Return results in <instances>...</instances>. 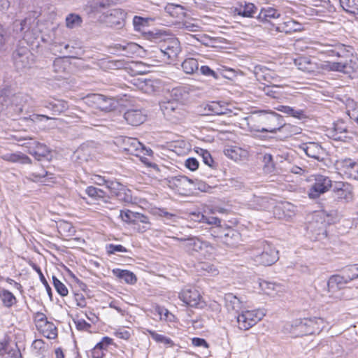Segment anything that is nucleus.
I'll return each mask as SVG.
<instances>
[{
    "label": "nucleus",
    "instance_id": "obj_58",
    "mask_svg": "<svg viewBox=\"0 0 358 358\" xmlns=\"http://www.w3.org/2000/svg\"><path fill=\"white\" fill-rule=\"evenodd\" d=\"M106 250L108 254L116 252H127V249L122 245L108 244L106 245Z\"/></svg>",
    "mask_w": 358,
    "mask_h": 358
},
{
    "label": "nucleus",
    "instance_id": "obj_23",
    "mask_svg": "<svg viewBox=\"0 0 358 358\" xmlns=\"http://www.w3.org/2000/svg\"><path fill=\"white\" fill-rule=\"evenodd\" d=\"M348 133L346 125L342 121L334 123L333 128L329 131V135L336 141H345Z\"/></svg>",
    "mask_w": 358,
    "mask_h": 358
},
{
    "label": "nucleus",
    "instance_id": "obj_46",
    "mask_svg": "<svg viewBox=\"0 0 358 358\" xmlns=\"http://www.w3.org/2000/svg\"><path fill=\"white\" fill-rule=\"evenodd\" d=\"M32 347L36 350L38 355L45 356L48 349V344L45 343L42 339H36L32 343Z\"/></svg>",
    "mask_w": 358,
    "mask_h": 358
},
{
    "label": "nucleus",
    "instance_id": "obj_62",
    "mask_svg": "<svg viewBox=\"0 0 358 358\" xmlns=\"http://www.w3.org/2000/svg\"><path fill=\"white\" fill-rule=\"evenodd\" d=\"M203 222L207 223L210 225H215L216 227L218 228L219 230H220V228H222L220 226L221 220L216 217H206L205 215V220Z\"/></svg>",
    "mask_w": 358,
    "mask_h": 358
},
{
    "label": "nucleus",
    "instance_id": "obj_35",
    "mask_svg": "<svg viewBox=\"0 0 358 358\" xmlns=\"http://www.w3.org/2000/svg\"><path fill=\"white\" fill-rule=\"evenodd\" d=\"M152 338L158 343H163L167 348H172L175 346L174 342L169 337L164 335L157 334L155 331L146 329Z\"/></svg>",
    "mask_w": 358,
    "mask_h": 358
},
{
    "label": "nucleus",
    "instance_id": "obj_50",
    "mask_svg": "<svg viewBox=\"0 0 358 358\" xmlns=\"http://www.w3.org/2000/svg\"><path fill=\"white\" fill-rule=\"evenodd\" d=\"M31 20V18H25L20 21L16 20L14 23V26L17 31L27 32L30 28Z\"/></svg>",
    "mask_w": 358,
    "mask_h": 358
},
{
    "label": "nucleus",
    "instance_id": "obj_42",
    "mask_svg": "<svg viewBox=\"0 0 358 358\" xmlns=\"http://www.w3.org/2000/svg\"><path fill=\"white\" fill-rule=\"evenodd\" d=\"M81 23L82 18L77 14L71 13L66 17V26L69 29L80 27Z\"/></svg>",
    "mask_w": 358,
    "mask_h": 358
},
{
    "label": "nucleus",
    "instance_id": "obj_44",
    "mask_svg": "<svg viewBox=\"0 0 358 358\" xmlns=\"http://www.w3.org/2000/svg\"><path fill=\"white\" fill-rule=\"evenodd\" d=\"M1 358H21V353L17 348L6 345L1 352Z\"/></svg>",
    "mask_w": 358,
    "mask_h": 358
},
{
    "label": "nucleus",
    "instance_id": "obj_57",
    "mask_svg": "<svg viewBox=\"0 0 358 358\" xmlns=\"http://www.w3.org/2000/svg\"><path fill=\"white\" fill-rule=\"evenodd\" d=\"M197 152L202 157L203 162L205 164L210 167H213L214 161L208 151L200 149V151Z\"/></svg>",
    "mask_w": 358,
    "mask_h": 358
},
{
    "label": "nucleus",
    "instance_id": "obj_39",
    "mask_svg": "<svg viewBox=\"0 0 358 358\" xmlns=\"http://www.w3.org/2000/svg\"><path fill=\"white\" fill-rule=\"evenodd\" d=\"M289 207H291L289 203H280L275 206L273 209L274 217L280 220L285 218L287 216L289 217L290 215H287L285 212V209L289 210Z\"/></svg>",
    "mask_w": 358,
    "mask_h": 358
},
{
    "label": "nucleus",
    "instance_id": "obj_61",
    "mask_svg": "<svg viewBox=\"0 0 358 358\" xmlns=\"http://www.w3.org/2000/svg\"><path fill=\"white\" fill-rule=\"evenodd\" d=\"M139 223H142L143 224H150L149 218L146 215L139 213H136L135 222H134V224H138Z\"/></svg>",
    "mask_w": 358,
    "mask_h": 358
},
{
    "label": "nucleus",
    "instance_id": "obj_9",
    "mask_svg": "<svg viewBox=\"0 0 358 358\" xmlns=\"http://www.w3.org/2000/svg\"><path fill=\"white\" fill-rule=\"evenodd\" d=\"M313 178L315 182L309 189L308 194L310 199H315L330 189L332 181L328 176L320 174L314 175Z\"/></svg>",
    "mask_w": 358,
    "mask_h": 358
},
{
    "label": "nucleus",
    "instance_id": "obj_43",
    "mask_svg": "<svg viewBox=\"0 0 358 358\" xmlns=\"http://www.w3.org/2000/svg\"><path fill=\"white\" fill-rule=\"evenodd\" d=\"M208 110L215 115H224L227 113L228 109L221 105L220 102H212L207 106Z\"/></svg>",
    "mask_w": 358,
    "mask_h": 358
},
{
    "label": "nucleus",
    "instance_id": "obj_32",
    "mask_svg": "<svg viewBox=\"0 0 358 358\" xmlns=\"http://www.w3.org/2000/svg\"><path fill=\"white\" fill-rule=\"evenodd\" d=\"M270 98L281 99L283 95L281 93V90L283 88V85L279 83L276 79L270 75Z\"/></svg>",
    "mask_w": 358,
    "mask_h": 358
},
{
    "label": "nucleus",
    "instance_id": "obj_37",
    "mask_svg": "<svg viewBox=\"0 0 358 358\" xmlns=\"http://www.w3.org/2000/svg\"><path fill=\"white\" fill-rule=\"evenodd\" d=\"M182 69L187 74H192L199 69V62L196 59L187 58L182 63Z\"/></svg>",
    "mask_w": 358,
    "mask_h": 358
},
{
    "label": "nucleus",
    "instance_id": "obj_3",
    "mask_svg": "<svg viewBox=\"0 0 358 358\" xmlns=\"http://www.w3.org/2000/svg\"><path fill=\"white\" fill-rule=\"evenodd\" d=\"M172 238L179 241V247L191 255L199 253L207 258L210 257L215 251V247L210 243L203 241L197 236H173Z\"/></svg>",
    "mask_w": 358,
    "mask_h": 358
},
{
    "label": "nucleus",
    "instance_id": "obj_30",
    "mask_svg": "<svg viewBox=\"0 0 358 358\" xmlns=\"http://www.w3.org/2000/svg\"><path fill=\"white\" fill-rule=\"evenodd\" d=\"M346 50L349 52V55L348 57L342 58L341 57H338V58L341 59V61L335 62H332V63H328V64H326L324 65L322 64V66H324V69L329 68L330 70H332V71L345 72V69L347 68V65H348L347 60L350 56V51L347 48H346ZM336 57V55L333 56L332 57ZM337 57H338V56H337Z\"/></svg>",
    "mask_w": 358,
    "mask_h": 358
},
{
    "label": "nucleus",
    "instance_id": "obj_6",
    "mask_svg": "<svg viewBox=\"0 0 358 358\" xmlns=\"http://www.w3.org/2000/svg\"><path fill=\"white\" fill-rule=\"evenodd\" d=\"M300 25L293 20L283 22L281 14L275 9L270 8V34L273 32L289 33L296 31L299 29Z\"/></svg>",
    "mask_w": 358,
    "mask_h": 358
},
{
    "label": "nucleus",
    "instance_id": "obj_48",
    "mask_svg": "<svg viewBox=\"0 0 358 358\" xmlns=\"http://www.w3.org/2000/svg\"><path fill=\"white\" fill-rule=\"evenodd\" d=\"M268 69L262 66H257L255 68V75L259 82L267 81L268 76Z\"/></svg>",
    "mask_w": 358,
    "mask_h": 358
},
{
    "label": "nucleus",
    "instance_id": "obj_10",
    "mask_svg": "<svg viewBox=\"0 0 358 358\" xmlns=\"http://www.w3.org/2000/svg\"><path fill=\"white\" fill-rule=\"evenodd\" d=\"M159 105L164 115L170 121L175 122L184 116L180 102L167 99L160 102Z\"/></svg>",
    "mask_w": 358,
    "mask_h": 358
},
{
    "label": "nucleus",
    "instance_id": "obj_17",
    "mask_svg": "<svg viewBox=\"0 0 358 358\" xmlns=\"http://www.w3.org/2000/svg\"><path fill=\"white\" fill-rule=\"evenodd\" d=\"M220 231L219 234L215 236L229 247H235L241 241V234L231 227H222Z\"/></svg>",
    "mask_w": 358,
    "mask_h": 358
},
{
    "label": "nucleus",
    "instance_id": "obj_20",
    "mask_svg": "<svg viewBox=\"0 0 358 358\" xmlns=\"http://www.w3.org/2000/svg\"><path fill=\"white\" fill-rule=\"evenodd\" d=\"M147 113L145 110L131 108L124 114V118L129 124L138 126L143 124L147 119Z\"/></svg>",
    "mask_w": 358,
    "mask_h": 358
},
{
    "label": "nucleus",
    "instance_id": "obj_53",
    "mask_svg": "<svg viewBox=\"0 0 358 358\" xmlns=\"http://www.w3.org/2000/svg\"><path fill=\"white\" fill-rule=\"evenodd\" d=\"M52 176H53L52 173H50L45 170H42L41 173H32L31 174H30V176H29L28 178L34 182H38V181L43 182L42 181L43 178L47 177L49 179H52Z\"/></svg>",
    "mask_w": 358,
    "mask_h": 358
},
{
    "label": "nucleus",
    "instance_id": "obj_24",
    "mask_svg": "<svg viewBox=\"0 0 358 358\" xmlns=\"http://www.w3.org/2000/svg\"><path fill=\"white\" fill-rule=\"evenodd\" d=\"M234 11L238 15L245 17H252L256 13L255 6L246 1H240L234 8Z\"/></svg>",
    "mask_w": 358,
    "mask_h": 358
},
{
    "label": "nucleus",
    "instance_id": "obj_56",
    "mask_svg": "<svg viewBox=\"0 0 358 358\" xmlns=\"http://www.w3.org/2000/svg\"><path fill=\"white\" fill-rule=\"evenodd\" d=\"M135 215L136 212H133L129 210L126 211L120 210V216L125 222L134 224V222H135Z\"/></svg>",
    "mask_w": 358,
    "mask_h": 358
},
{
    "label": "nucleus",
    "instance_id": "obj_29",
    "mask_svg": "<svg viewBox=\"0 0 358 358\" xmlns=\"http://www.w3.org/2000/svg\"><path fill=\"white\" fill-rule=\"evenodd\" d=\"M85 192L92 199L98 201V204H100L99 201H102L105 203H108L106 192L99 188L89 186L86 188Z\"/></svg>",
    "mask_w": 358,
    "mask_h": 358
},
{
    "label": "nucleus",
    "instance_id": "obj_27",
    "mask_svg": "<svg viewBox=\"0 0 358 358\" xmlns=\"http://www.w3.org/2000/svg\"><path fill=\"white\" fill-rule=\"evenodd\" d=\"M224 155L234 161L241 160L248 157V152L237 146H231L224 150Z\"/></svg>",
    "mask_w": 358,
    "mask_h": 358
},
{
    "label": "nucleus",
    "instance_id": "obj_52",
    "mask_svg": "<svg viewBox=\"0 0 358 358\" xmlns=\"http://www.w3.org/2000/svg\"><path fill=\"white\" fill-rule=\"evenodd\" d=\"M148 20L140 16H134L133 18V25L134 29L138 31H143L148 25Z\"/></svg>",
    "mask_w": 358,
    "mask_h": 358
},
{
    "label": "nucleus",
    "instance_id": "obj_59",
    "mask_svg": "<svg viewBox=\"0 0 358 358\" xmlns=\"http://www.w3.org/2000/svg\"><path fill=\"white\" fill-rule=\"evenodd\" d=\"M273 287H270V296L274 297L276 295H280L285 291V287L282 285L273 283Z\"/></svg>",
    "mask_w": 358,
    "mask_h": 358
},
{
    "label": "nucleus",
    "instance_id": "obj_55",
    "mask_svg": "<svg viewBox=\"0 0 358 358\" xmlns=\"http://www.w3.org/2000/svg\"><path fill=\"white\" fill-rule=\"evenodd\" d=\"M173 184L177 187L187 186L192 184V180L185 176H178L173 178Z\"/></svg>",
    "mask_w": 358,
    "mask_h": 358
},
{
    "label": "nucleus",
    "instance_id": "obj_64",
    "mask_svg": "<svg viewBox=\"0 0 358 358\" xmlns=\"http://www.w3.org/2000/svg\"><path fill=\"white\" fill-rule=\"evenodd\" d=\"M74 299L75 301H76L77 306L81 308H84L86 306V299L82 293H76L74 294Z\"/></svg>",
    "mask_w": 358,
    "mask_h": 358
},
{
    "label": "nucleus",
    "instance_id": "obj_11",
    "mask_svg": "<svg viewBox=\"0 0 358 358\" xmlns=\"http://www.w3.org/2000/svg\"><path fill=\"white\" fill-rule=\"evenodd\" d=\"M85 100V103L90 106L103 111H110L115 108V101L112 98H108L102 94H88Z\"/></svg>",
    "mask_w": 358,
    "mask_h": 358
},
{
    "label": "nucleus",
    "instance_id": "obj_18",
    "mask_svg": "<svg viewBox=\"0 0 358 358\" xmlns=\"http://www.w3.org/2000/svg\"><path fill=\"white\" fill-rule=\"evenodd\" d=\"M294 63L299 70L310 74L315 75L320 73L321 69H324L322 64H319L306 57H300L294 59Z\"/></svg>",
    "mask_w": 358,
    "mask_h": 358
},
{
    "label": "nucleus",
    "instance_id": "obj_54",
    "mask_svg": "<svg viewBox=\"0 0 358 358\" xmlns=\"http://www.w3.org/2000/svg\"><path fill=\"white\" fill-rule=\"evenodd\" d=\"M60 53L66 57L74 58L76 57L77 52L76 48L69 44H65L59 50Z\"/></svg>",
    "mask_w": 358,
    "mask_h": 358
},
{
    "label": "nucleus",
    "instance_id": "obj_49",
    "mask_svg": "<svg viewBox=\"0 0 358 358\" xmlns=\"http://www.w3.org/2000/svg\"><path fill=\"white\" fill-rule=\"evenodd\" d=\"M53 285L59 294L62 296H66L68 295L69 291L66 285L62 283L59 279L55 275L52 276Z\"/></svg>",
    "mask_w": 358,
    "mask_h": 358
},
{
    "label": "nucleus",
    "instance_id": "obj_4",
    "mask_svg": "<svg viewBox=\"0 0 358 358\" xmlns=\"http://www.w3.org/2000/svg\"><path fill=\"white\" fill-rule=\"evenodd\" d=\"M148 38L154 42L162 41L160 45V50L164 56H166L168 59L174 61L181 51L180 41L176 38H170L164 39V36L160 32L148 31L147 33Z\"/></svg>",
    "mask_w": 358,
    "mask_h": 358
},
{
    "label": "nucleus",
    "instance_id": "obj_16",
    "mask_svg": "<svg viewBox=\"0 0 358 358\" xmlns=\"http://www.w3.org/2000/svg\"><path fill=\"white\" fill-rule=\"evenodd\" d=\"M333 192L335 196L339 201L351 202L354 199L353 187L348 183L343 182H337L333 186Z\"/></svg>",
    "mask_w": 358,
    "mask_h": 358
},
{
    "label": "nucleus",
    "instance_id": "obj_1",
    "mask_svg": "<svg viewBox=\"0 0 358 358\" xmlns=\"http://www.w3.org/2000/svg\"><path fill=\"white\" fill-rule=\"evenodd\" d=\"M327 327L321 317L296 319L284 326V331L293 337L318 334Z\"/></svg>",
    "mask_w": 358,
    "mask_h": 358
},
{
    "label": "nucleus",
    "instance_id": "obj_51",
    "mask_svg": "<svg viewBox=\"0 0 358 358\" xmlns=\"http://www.w3.org/2000/svg\"><path fill=\"white\" fill-rule=\"evenodd\" d=\"M106 186L114 196H115L116 194L119 193V192L122 191V189L125 187V186L122 184L114 180L106 182Z\"/></svg>",
    "mask_w": 358,
    "mask_h": 358
},
{
    "label": "nucleus",
    "instance_id": "obj_2",
    "mask_svg": "<svg viewBox=\"0 0 358 358\" xmlns=\"http://www.w3.org/2000/svg\"><path fill=\"white\" fill-rule=\"evenodd\" d=\"M298 50L307 51L308 54L318 52L326 54L329 57L338 56L342 58L348 57L349 52L346 50L345 45L341 43L324 44L313 41L298 40L294 44Z\"/></svg>",
    "mask_w": 358,
    "mask_h": 358
},
{
    "label": "nucleus",
    "instance_id": "obj_34",
    "mask_svg": "<svg viewBox=\"0 0 358 358\" xmlns=\"http://www.w3.org/2000/svg\"><path fill=\"white\" fill-rule=\"evenodd\" d=\"M343 9L356 17L358 15V0H338Z\"/></svg>",
    "mask_w": 358,
    "mask_h": 358
},
{
    "label": "nucleus",
    "instance_id": "obj_28",
    "mask_svg": "<svg viewBox=\"0 0 358 358\" xmlns=\"http://www.w3.org/2000/svg\"><path fill=\"white\" fill-rule=\"evenodd\" d=\"M225 306L229 311L238 313L241 309V301L232 293L226 294L224 296Z\"/></svg>",
    "mask_w": 358,
    "mask_h": 358
},
{
    "label": "nucleus",
    "instance_id": "obj_5",
    "mask_svg": "<svg viewBox=\"0 0 358 358\" xmlns=\"http://www.w3.org/2000/svg\"><path fill=\"white\" fill-rule=\"evenodd\" d=\"M351 280L352 278L350 277V274L348 271V269L345 271V273L343 275H332L327 282V292L326 296L329 299L328 302H334L341 299L343 294L340 292V290Z\"/></svg>",
    "mask_w": 358,
    "mask_h": 358
},
{
    "label": "nucleus",
    "instance_id": "obj_19",
    "mask_svg": "<svg viewBox=\"0 0 358 358\" xmlns=\"http://www.w3.org/2000/svg\"><path fill=\"white\" fill-rule=\"evenodd\" d=\"M179 298L184 303L196 307L199 304L201 296L195 287H188L183 289L179 293Z\"/></svg>",
    "mask_w": 358,
    "mask_h": 358
},
{
    "label": "nucleus",
    "instance_id": "obj_26",
    "mask_svg": "<svg viewBox=\"0 0 358 358\" xmlns=\"http://www.w3.org/2000/svg\"><path fill=\"white\" fill-rule=\"evenodd\" d=\"M270 133L275 132L277 130L282 131L287 129L289 125H287L283 120V117L274 111L270 110Z\"/></svg>",
    "mask_w": 358,
    "mask_h": 358
},
{
    "label": "nucleus",
    "instance_id": "obj_14",
    "mask_svg": "<svg viewBox=\"0 0 358 358\" xmlns=\"http://www.w3.org/2000/svg\"><path fill=\"white\" fill-rule=\"evenodd\" d=\"M336 169L338 173L343 178L358 180V163L346 158L336 161Z\"/></svg>",
    "mask_w": 358,
    "mask_h": 358
},
{
    "label": "nucleus",
    "instance_id": "obj_22",
    "mask_svg": "<svg viewBox=\"0 0 358 358\" xmlns=\"http://www.w3.org/2000/svg\"><path fill=\"white\" fill-rule=\"evenodd\" d=\"M113 344V339L110 337L105 336L89 352H87L88 358H103L104 351L107 350V348Z\"/></svg>",
    "mask_w": 358,
    "mask_h": 358
},
{
    "label": "nucleus",
    "instance_id": "obj_60",
    "mask_svg": "<svg viewBox=\"0 0 358 358\" xmlns=\"http://www.w3.org/2000/svg\"><path fill=\"white\" fill-rule=\"evenodd\" d=\"M78 330L89 331L91 324L84 320H78L74 321Z\"/></svg>",
    "mask_w": 358,
    "mask_h": 358
},
{
    "label": "nucleus",
    "instance_id": "obj_38",
    "mask_svg": "<svg viewBox=\"0 0 358 358\" xmlns=\"http://www.w3.org/2000/svg\"><path fill=\"white\" fill-rule=\"evenodd\" d=\"M117 51L126 57L135 53L138 49V45L134 43H127L126 45L116 44L114 47Z\"/></svg>",
    "mask_w": 358,
    "mask_h": 358
},
{
    "label": "nucleus",
    "instance_id": "obj_21",
    "mask_svg": "<svg viewBox=\"0 0 358 358\" xmlns=\"http://www.w3.org/2000/svg\"><path fill=\"white\" fill-rule=\"evenodd\" d=\"M308 157L322 161L326 155L325 150L317 143L308 142L300 145Z\"/></svg>",
    "mask_w": 358,
    "mask_h": 358
},
{
    "label": "nucleus",
    "instance_id": "obj_41",
    "mask_svg": "<svg viewBox=\"0 0 358 358\" xmlns=\"http://www.w3.org/2000/svg\"><path fill=\"white\" fill-rule=\"evenodd\" d=\"M187 94V91L185 87H178L172 89L170 92V96L171 101H176L180 102L181 100L185 99Z\"/></svg>",
    "mask_w": 358,
    "mask_h": 358
},
{
    "label": "nucleus",
    "instance_id": "obj_47",
    "mask_svg": "<svg viewBox=\"0 0 358 358\" xmlns=\"http://www.w3.org/2000/svg\"><path fill=\"white\" fill-rule=\"evenodd\" d=\"M117 199L123 203H129L132 202V195L131 192L126 187L122 189V191L119 192V193L116 194L115 196Z\"/></svg>",
    "mask_w": 358,
    "mask_h": 358
},
{
    "label": "nucleus",
    "instance_id": "obj_12",
    "mask_svg": "<svg viewBox=\"0 0 358 358\" xmlns=\"http://www.w3.org/2000/svg\"><path fill=\"white\" fill-rule=\"evenodd\" d=\"M120 148L128 155L139 157L141 153L148 154L152 152L151 150H147L138 139L131 137H121L118 139Z\"/></svg>",
    "mask_w": 358,
    "mask_h": 358
},
{
    "label": "nucleus",
    "instance_id": "obj_15",
    "mask_svg": "<svg viewBox=\"0 0 358 358\" xmlns=\"http://www.w3.org/2000/svg\"><path fill=\"white\" fill-rule=\"evenodd\" d=\"M127 13L120 9L114 8L107 11L104 16L106 23L115 29H121L124 26Z\"/></svg>",
    "mask_w": 358,
    "mask_h": 358
},
{
    "label": "nucleus",
    "instance_id": "obj_8",
    "mask_svg": "<svg viewBox=\"0 0 358 358\" xmlns=\"http://www.w3.org/2000/svg\"><path fill=\"white\" fill-rule=\"evenodd\" d=\"M13 60L17 71H24L31 67L34 56L27 47H17L13 53Z\"/></svg>",
    "mask_w": 358,
    "mask_h": 358
},
{
    "label": "nucleus",
    "instance_id": "obj_13",
    "mask_svg": "<svg viewBox=\"0 0 358 358\" xmlns=\"http://www.w3.org/2000/svg\"><path fill=\"white\" fill-rule=\"evenodd\" d=\"M265 313L262 310L243 311L237 316V322L241 329L247 330L261 320Z\"/></svg>",
    "mask_w": 358,
    "mask_h": 358
},
{
    "label": "nucleus",
    "instance_id": "obj_33",
    "mask_svg": "<svg viewBox=\"0 0 358 358\" xmlns=\"http://www.w3.org/2000/svg\"><path fill=\"white\" fill-rule=\"evenodd\" d=\"M45 106L52 110L53 114L61 113L66 110L69 108L67 102L63 100H56L48 102Z\"/></svg>",
    "mask_w": 358,
    "mask_h": 358
},
{
    "label": "nucleus",
    "instance_id": "obj_31",
    "mask_svg": "<svg viewBox=\"0 0 358 358\" xmlns=\"http://www.w3.org/2000/svg\"><path fill=\"white\" fill-rule=\"evenodd\" d=\"M113 273L118 278L123 280L128 284H134L137 279L136 275L131 271L127 270H122L116 268L113 270Z\"/></svg>",
    "mask_w": 358,
    "mask_h": 358
},
{
    "label": "nucleus",
    "instance_id": "obj_7",
    "mask_svg": "<svg viewBox=\"0 0 358 358\" xmlns=\"http://www.w3.org/2000/svg\"><path fill=\"white\" fill-rule=\"evenodd\" d=\"M15 139L17 141H24L20 145L27 148L29 149L28 152L34 156L36 160L41 161L43 159H49L50 150L45 144L33 141L31 138L27 136L15 137Z\"/></svg>",
    "mask_w": 358,
    "mask_h": 358
},
{
    "label": "nucleus",
    "instance_id": "obj_25",
    "mask_svg": "<svg viewBox=\"0 0 358 358\" xmlns=\"http://www.w3.org/2000/svg\"><path fill=\"white\" fill-rule=\"evenodd\" d=\"M0 158L10 163H19L21 164H30L31 159L27 155L21 152H7L0 156Z\"/></svg>",
    "mask_w": 358,
    "mask_h": 358
},
{
    "label": "nucleus",
    "instance_id": "obj_36",
    "mask_svg": "<svg viewBox=\"0 0 358 358\" xmlns=\"http://www.w3.org/2000/svg\"><path fill=\"white\" fill-rule=\"evenodd\" d=\"M0 299L6 308H10L16 303V297L10 291L3 289L0 290Z\"/></svg>",
    "mask_w": 358,
    "mask_h": 358
},
{
    "label": "nucleus",
    "instance_id": "obj_63",
    "mask_svg": "<svg viewBox=\"0 0 358 358\" xmlns=\"http://www.w3.org/2000/svg\"><path fill=\"white\" fill-rule=\"evenodd\" d=\"M185 166L189 170L195 171L199 167V162L195 158H188L185 162Z\"/></svg>",
    "mask_w": 358,
    "mask_h": 358
},
{
    "label": "nucleus",
    "instance_id": "obj_45",
    "mask_svg": "<svg viewBox=\"0 0 358 358\" xmlns=\"http://www.w3.org/2000/svg\"><path fill=\"white\" fill-rule=\"evenodd\" d=\"M273 108L274 110L282 112L285 114L292 115L295 117H300L301 115L303 114L302 110H295L294 108H292L291 107L285 106H282V105H279L277 106H273Z\"/></svg>",
    "mask_w": 358,
    "mask_h": 358
},
{
    "label": "nucleus",
    "instance_id": "obj_40",
    "mask_svg": "<svg viewBox=\"0 0 358 358\" xmlns=\"http://www.w3.org/2000/svg\"><path fill=\"white\" fill-rule=\"evenodd\" d=\"M43 334L49 339H55L57 336V329L53 323L45 321Z\"/></svg>",
    "mask_w": 358,
    "mask_h": 358
}]
</instances>
